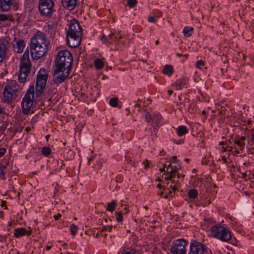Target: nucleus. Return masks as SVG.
<instances>
[{"label":"nucleus","mask_w":254,"mask_h":254,"mask_svg":"<svg viewBox=\"0 0 254 254\" xmlns=\"http://www.w3.org/2000/svg\"><path fill=\"white\" fill-rule=\"evenodd\" d=\"M48 77V71L44 68H41L38 72L35 89L33 85H31L21 102L22 112L24 115H27L29 113L31 108L33 104L35 94L36 97H39L43 93Z\"/></svg>","instance_id":"f257e3e1"},{"label":"nucleus","mask_w":254,"mask_h":254,"mask_svg":"<svg viewBox=\"0 0 254 254\" xmlns=\"http://www.w3.org/2000/svg\"><path fill=\"white\" fill-rule=\"evenodd\" d=\"M50 43L46 35L38 30L31 39L30 54L32 59L37 60L44 57L47 53Z\"/></svg>","instance_id":"f03ea898"},{"label":"nucleus","mask_w":254,"mask_h":254,"mask_svg":"<svg viewBox=\"0 0 254 254\" xmlns=\"http://www.w3.org/2000/svg\"><path fill=\"white\" fill-rule=\"evenodd\" d=\"M73 57L72 54L68 50H61L59 52L55 60L56 69L54 73L57 74L63 72L65 70L70 73L72 67Z\"/></svg>","instance_id":"7ed1b4c3"},{"label":"nucleus","mask_w":254,"mask_h":254,"mask_svg":"<svg viewBox=\"0 0 254 254\" xmlns=\"http://www.w3.org/2000/svg\"><path fill=\"white\" fill-rule=\"evenodd\" d=\"M82 28L78 22L73 19L70 21L66 32V39L67 45L71 48H76L81 42Z\"/></svg>","instance_id":"20e7f679"},{"label":"nucleus","mask_w":254,"mask_h":254,"mask_svg":"<svg viewBox=\"0 0 254 254\" xmlns=\"http://www.w3.org/2000/svg\"><path fill=\"white\" fill-rule=\"evenodd\" d=\"M31 69V63L29 58V51L27 49L22 55L19 64L18 81L25 83Z\"/></svg>","instance_id":"39448f33"},{"label":"nucleus","mask_w":254,"mask_h":254,"mask_svg":"<svg viewBox=\"0 0 254 254\" xmlns=\"http://www.w3.org/2000/svg\"><path fill=\"white\" fill-rule=\"evenodd\" d=\"M211 232L214 238L222 242L233 244L232 233L229 229L217 224L211 227Z\"/></svg>","instance_id":"423d86ee"},{"label":"nucleus","mask_w":254,"mask_h":254,"mask_svg":"<svg viewBox=\"0 0 254 254\" xmlns=\"http://www.w3.org/2000/svg\"><path fill=\"white\" fill-rule=\"evenodd\" d=\"M19 86L15 80L8 83L3 89L2 102L9 104L15 100L17 97V92Z\"/></svg>","instance_id":"0eeeda50"},{"label":"nucleus","mask_w":254,"mask_h":254,"mask_svg":"<svg viewBox=\"0 0 254 254\" xmlns=\"http://www.w3.org/2000/svg\"><path fill=\"white\" fill-rule=\"evenodd\" d=\"M55 5L53 0H39L38 8L40 15L51 18L55 11Z\"/></svg>","instance_id":"6e6552de"},{"label":"nucleus","mask_w":254,"mask_h":254,"mask_svg":"<svg viewBox=\"0 0 254 254\" xmlns=\"http://www.w3.org/2000/svg\"><path fill=\"white\" fill-rule=\"evenodd\" d=\"M123 37L118 33H115L112 31L103 32L101 40L106 44H112L113 43L119 44L122 43Z\"/></svg>","instance_id":"1a4fd4ad"},{"label":"nucleus","mask_w":254,"mask_h":254,"mask_svg":"<svg viewBox=\"0 0 254 254\" xmlns=\"http://www.w3.org/2000/svg\"><path fill=\"white\" fill-rule=\"evenodd\" d=\"M187 244L188 242L183 239L174 241L170 248L171 254H187Z\"/></svg>","instance_id":"9d476101"},{"label":"nucleus","mask_w":254,"mask_h":254,"mask_svg":"<svg viewBox=\"0 0 254 254\" xmlns=\"http://www.w3.org/2000/svg\"><path fill=\"white\" fill-rule=\"evenodd\" d=\"M205 252H207V247L204 244L196 240L191 241L188 254H204Z\"/></svg>","instance_id":"9b49d317"},{"label":"nucleus","mask_w":254,"mask_h":254,"mask_svg":"<svg viewBox=\"0 0 254 254\" xmlns=\"http://www.w3.org/2000/svg\"><path fill=\"white\" fill-rule=\"evenodd\" d=\"M181 169V166L178 162L171 161L169 165L167 167V173L166 174V179H171L175 177L177 171Z\"/></svg>","instance_id":"f8f14e48"},{"label":"nucleus","mask_w":254,"mask_h":254,"mask_svg":"<svg viewBox=\"0 0 254 254\" xmlns=\"http://www.w3.org/2000/svg\"><path fill=\"white\" fill-rule=\"evenodd\" d=\"M9 42L7 41H0V63L7 58V52L9 48Z\"/></svg>","instance_id":"ddd939ff"},{"label":"nucleus","mask_w":254,"mask_h":254,"mask_svg":"<svg viewBox=\"0 0 254 254\" xmlns=\"http://www.w3.org/2000/svg\"><path fill=\"white\" fill-rule=\"evenodd\" d=\"M78 0H61L63 6L69 10H73L77 5Z\"/></svg>","instance_id":"4468645a"},{"label":"nucleus","mask_w":254,"mask_h":254,"mask_svg":"<svg viewBox=\"0 0 254 254\" xmlns=\"http://www.w3.org/2000/svg\"><path fill=\"white\" fill-rule=\"evenodd\" d=\"M65 73L64 72H62V74H55L54 72V77L53 78V82L57 85H59L63 83L67 78L69 73H67V70H65Z\"/></svg>","instance_id":"2eb2a0df"},{"label":"nucleus","mask_w":254,"mask_h":254,"mask_svg":"<svg viewBox=\"0 0 254 254\" xmlns=\"http://www.w3.org/2000/svg\"><path fill=\"white\" fill-rule=\"evenodd\" d=\"M162 117L160 114H157L153 116V122L152 124L153 130L155 133H157V127H159L161 125V121L162 120Z\"/></svg>","instance_id":"dca6fc26"},{"label":"nucleus","mask_w":254,"mask_h":254,"mask_svg":"<svg viewBox=\"0 0 254 254\" xmlns=\"http://www.w3.org/2000/svg\"><path fill=\"white\" fill-rule=\"evenodd\" d=\"M188 84L187 80L185 78H181L177 80L173 84L176 90H181Z\"/></svg>","instance_id":"f3484780"},{"label":"nucleus","mask_w":254,"mask_h":254,"mask_svg":"<svg viewBox=\"0 0 254 254\" xmlns=\"http://www.w3.org/2000/svg\"><path fill=\"white\" fill-rule=\"evenodd\" d=\"M13 0H0V7L3 11H8Z\"/></svg>","instance_id":"a211bd4d"},{"label":"nucleus","mask_w":254,"mask_h":254,"mask_svg":"<svg viewBox=\"0 0 254 254\" xmlns=\"http://www.w3.org/2000/svg\"><path fill=\"white\" fill-rule=\"evenodd\" d=\"M175 177L172 178L171 179H166L165 180L171 181V184L170 186V188H172V191H175L178 190V189L180 188V182L179 180H175L174 179Z\"/></svg>","instance_id":"6ab92c4d"},{"label":"nucleus","mask_w":254,"mask_h":254,"mask_svg":"<svg viewBox=\"0 0 254 254\" xmlns=\"http://www.w3.org/2000/svg\"><path fill=\"white\" fill-rule=\"evenodd\" d=\"M16 52L17 53H21L23 51L24 48L25 46V43L23 39H18L16 42Z\"/></svg>","instance_id":"aec40b11"},{"label":"nucleus","mask_w":254,"mask_h":254,"mask_svg":"<svg viewBox=\"0 0 254 254\" xmlns=\"http://www.w3.org/2000/svg\"><path fill=\"white\" fill-rule=\"evenodd\" d=\"M121 254H140V253L135 248L130 247L124 249Z\"/></svg>","instance_id":"412c9836"},{"label":"nucleus","mask_w":254,"mask_h":254,"mask_svg":"<svg viewBox=\"0 0 254 254\" xmlns=\"http://www.w3.org/2000/svg\"><path fill=\"white\" fill-rule=\"evenodd\" d=\"M189 132V129L185 126H180L176 129V132L179 136H182Z\"/></svg>","instance_id":"4be33fe9"},{"label":"nucleus","mask_w":254,"mask_h":254,"mask_svg":"<svg viewBox=\"0 0 254 254\" xmlns=\"http://www.w3.org/2000/svg\"><path fill=\"white\" fill-rule=\"evenodd\" d=\"M174 71V70L173 66L170 64L165 65L162 70L164 74L169 76L173 74Z\"/></svg>","instance_id":"5701e85b"},{"label":"nucleus","mask_w":254,"mask_h":254,"mask_svg":"<svg viewBox=\"0 0 254 254\" xmlns=\"http://www.w3.org/2000/svg\"><path fill=\"white\" fill-rule=\"evenodd\" d=\"M26 228H19L15 229L14 231L13 235L15 238H19L20 237L24 236L25 235Z\"/></svg>","instance_id":"b1692460"},{"label":"nucleus","mask_w":254,"mask_h":254,"mask_svg":"<svg viewBox=\"0 0 254 254\" xmlns=\"http://www.w3.org/2000/svg\"><path fill=\"white\" fill-rule=\"evenodd\" d=\"M7 170L6 164L0 163V179L5 180V174Z\"/></svg>","instance_id":"393cba45"},{"label":"nucleus","mask_w":254,"mask_h":254,"mask_svg":"<svg viewBox=\"0 0 254 254\" xmlns=\"http://www.w3.org/2000/svg\"><path fill=\"white\" fill-rule=\"evenodd\" d=\"M117 206V202L115 200H113L111 202H109L107 204V210L111 212L115 211Z\"/></svg>","instance_id":"a878e982"},{"label":"nucleus","mask_w":254,"mask_h":254,"mask_svg":"<svg viewBox=\"0 0 254 254\" xmlns=\"http://www.w3.org/2000/svg\"><path fill=\"white\" fill-rule=\"evenodd\" d=\"M94 65L97 69H100L104 67V63L100 59H96L94 61Z\"/></svg>","instance_id":"bb28decb"},{"label":"nucleus","mask_w":254,"mask_h":254,"mask_svg":"<svg viewBox=\"0 0 254 254\" xmlns=\"http://www.w3.org/2000/svg\"><path fill=\"white\" fill-rule=\"evenodd\" d=\"M193 28L192 27L186 26L183 29V33L185 37H189L192 33Z\"/></svg>","instance_id":"cd10ccee"},{"label":"nucleus","mask_w":254,"mask_h":254,"mask_svg":"<svg viewBox=\"0 0 254 254\" xmlns=\"http://www.w3.org/2000/svg\"><path fill=\"white\" fill-rule=\"evenodd\" d=\"M188 195L190 199H194L197 197L198 192L196 190L191 189L188 191Z\"/></svg>","instance_id":"c85d7f7f"},{"label":"nucleus","mask_w":254,"mask_h":254,"mask_svg":"<svg viewBox=\"0 0 254 254\" xmlns=\"http://www.w3.org/2000/svg\"><path fill=\"white\" fill-rule=\"evenodd\" d=\"M52 151L49 147L44 146L42 148L41 153L45 157H49L51 154Z\"/></svg>","instance_id":"c756f323"},{"label":"nucleus","mask_w":254,"mask_h":254,"mask_svg":"<svg viewBox=\"0 0 254 254\" xmlns=\"http://www.w3.org/2000/svg\"><path fill=\"white\" fill-rule=\"evenodd\" d=\"M116 220L118 222L121 223L124 220L123 211H117L115 212Z\"/></svg>","instance_id":"7c9ffc66"},{"label":"nucleus","mask_w":254,"mask_h":254,"mask_svg":"<svg viewBox=\"0 0 254 254\" xmlns=\"http://www.w3.org/2000/svg\"><path fill=\"white\" fill-rule=\"evenodd\" d=\"M234 143L235 144H237L239 147L240 148V150H243L245 148V143L243 142L239 139H237L236 137L235 138Z\"/></svg>","instance_id":"2f4dec72"},{"label":"nucleus","mask_w":254,"mask_h":254,"mask_svg":"<svg viewBox=\"0 0 254 254\" xmlns=\"http://www.w3.org/2000/svg\"><path fill=\"white\" fill-rule=\"evenodd\" d=\"M119 99L118 97H113L110 99L109 104L113 107H117L118 106Z\"/></svg>","instance_id":"473e14b6"},{"label":"nucleus","mask_w":254,"mask_h":254,"mask_svg":"<svg viewBox=\"0 0 254 254\" xmlns=\"http://www.w3.org/2000/svg\"><path fill=\"white\" fill-rule=\"evenodd\" d=\"M78 228V227L77 225L74 224H72L70 227L71 234L72 235L75 236L77 233Z\"/></svg>","instance_id":"72a5a7b5"},{"label":"nucleus","mask_w":254,"mask_h":254,"mask_svg":"<svg viewBox=\"0 0 254 254\" xmlns=\"http://www.w3.org/2000/svg\"><path fill=\"white\" fill-rule=\"evenodd\" d=\"M137 3V0H127V5L130 8H133L135 7Z\"/></svg>","instance_id":"f704fd0d"},{"label":"nucleus","mask_w":254,"mask_h":254,"mask_svg":"<svg viewBox=\"0 0 254 254\" xmlns=\"http://www.w3.org/2000/svg\"><path fill=\"white\" fill-rule=\"evenodd\" d=\"M45 31L50 32L51 30L54 29V26L53 24H51L49 23H46L45 26L43 27Z\"/></svg>","instance_id":"c9c22d12"},{"label":"nucleus","mask_w":254,"mask_h":254,"mask_svg":"<svg viewBox=\"0 0 254 254\" xmlns=\"http://www.w3.org/2000/svg\"><path fill=\"white\" fill-rule=\"evenodd\" d=\"M204 65H205V63L202 60L197 61L196 63V67L199 69H201L202 67L204 66Z\"/></svg>","instance_id":"e433bc0d"},{"label":"nucleus","mask_w":254,"mask_h":254,"mask_svg":"<svg viewBox=\"0 0 254 254\" xmlns=\"http://www.w3.org/2000/svg\"><path fill=\"white\" fill-rule=\"evenodd\" d=\"M145 119L147 123H149L152 120H153V118L152 117V115L150 114V113L146 111Z\"/></svg>","instance_id":"4c0bfd02"},{"label":"nucleus","mask_w":254,"mask_h":254,"mask_svg":"<svg viewBox=\"0 0 254 254\" xmlns=\"http://www.w3.org/2000/svg\"><path fill=\"white\" fill-rule=\"evenodd\" d=\"M112 226H103L102 229L101 230V232H102L108 231L111 232L112 231Z\"/></svg>","instance_id":"58836bf2"},{"label":"nucleus","mask_w":254,"mask_h":254,"mask_svg":"<svg viewBox=\"0 0 254 254\" xmlns=\"http://www.w3.org/2000/svg\"><path fill=\"white\" fill-rule=\"evenodd\" d=\"M148 20L149 22L152 23H156L157 21V19L156 18V16L153 15H150L148 18Z\"/></svg>","instance_id":"ea45409f"},{"label":"nucleus","mask_w":254,"mask_h":254,"mask_svg":"<svg viewBox=\"0 0 254 254\" xmlns=\"http://www.w3.org/2000/svg\"><path fill=\"white\" fill-rule=\"evenodd\" d=\"M8 20V17L5 14H0V21H4Z\"/></svg>","instance_id":"a19ab883"},{"label":"nucleus","mask_w":254,"mask_h":254,"mask_svg":"<svg viewBox=\"0 0 254 254\" xmlns=\"http://www.w3.org/2000/svg\"><path fill=\"white\" fill-rule=\"evenodd\" d=\"M6 149L4 147L0 148V158L2 157L6 153Z\"/></svg>","instance_id":"79ce46f5"},{"label":"nucleus","mask_w":254,"mask_h":254,"mask_svg":"<svg viewBox=\"0 0 254 254\" xmlns=\"http://www.w3.org/2000/svg\"><path fill=\"white\" fill-rule=\"evenodd\" d=\"M153 14L156 16V17H160L162 15V12L158 10H155L153 11Z\"/></svg>","instance_id":"37998d69"},{"label":"nucleus","mask_w":254,"mask_h":254,"mask_svg":"<svg viewBox=\"0 0 254 254\" xmlns=\"http://www.w3.org/2000/svg\"><path fill=\"white\" fill-rule=\"evenodd\" d=\"M6 125L5 124H3L0 127V132L1 133H3L5 130L6 128Z\"/></svg>","instance_id":"c03bdc74"},{"label":"nucleus","mask_w":254,"mask_h":254,"mask_svg":"<svg viewBox=\"0 0 254 254\" xmlns=\"http://www.w3.org/2000/svg\"><path fill=\"white\" fill-rule=\"evenodd\" d=\"M125 160L127 163L128 164H130L132 162V160L131 159V157L128 155L125 156Z\"/></svg>","instance_id":"a18cd8bd"},{"label":"nucleus","mask_w":254,"mask_h":254,"mask_svg":"<svg viewBox=\"0 0 254 254\" xmlns=\"http://www.w3.org/2000/svg\"><path fill=\"white\" fill-rule=\"evenodd\" d=\"M234 149L235 150L234 151L236 153H240V152L238 150H237V147H235V148H233L232 146H229V148H228V150L229 151H231V152H232L233 151V149Z\"/></svg>","instance_id":"49530a36"},{"label":"nucleus","mask_w":254,"mask_h":254,"mask_svg":"<svg viewBox=\"0 0 254 254\" xmlns=\"http://www.w3.org/2000/svg\"><path fill=\"white\" fill-rule=\"evenodd\" d=\"M143 164L144 165V168L147 169L149 166V162L147 160H145L143 162Z\"/></svg>","instance_id":"de8ad7c7"},{"label":"nucleus","mask_w":254,"mask_h":254,"mask_svg":"<svg viewBox=\"0 0 254 254\" xmlns=\"http://www.w3.org/2000/svg\"><path fill=\"white\" fill-rule=\"evenodd\" d=\"M208 161L206 159V158H203L201 160V164L202 165H207Z\"/></svg>","instance_id":"09e8293b"},{"label":"nucleus","mask_w":254,"mask_h":254,"mask_svg":"<svg viewBox=\"0 0 254 254\" xmlns=\"http://www.w3.org/2000/svg\"><path fill=\"white\" fill-rule=\"evenodd\" d=\"M62 217V215L60 213H58L57 215H55L54 218L55 220H59Z\"/></svg>","instance_id":"8fccbe9b"},{"label":"nucleus","mask_w":254,"mask_h":254,"mask_svg":"<svg viewBox=\"0 0 254 254\" xmlns=\"http://www.w3.org/2000/svg\"><path fill=\"white\" fill-rule=\"evenodd\" d=\"M176 175H177V178H178V179H180V178H182L181 180H182V179H183V178H184V177H185V175H182V174H181L178 172V171H177V172Z\"/></svg>","instance_id":"3c124183"},{"label":"nucleus","mask_w":254,"mask_h":254,"mask_svg":"<svg viewBox=\"0 0 254 254\" xmlns=\"http://www.w3.org/2000/svg\"><path fill=\"white\" fill-rule=\"evenodd\" d=\"M145 130L146 131L148 130V131L151 133V135H152L153 133H154L155 135L156 134V133L155 134L154 132L153 128L152 129L151 127L149 128L148 129L146 128Z\"/></svg>","instance_id":"603ef678"},{"label":"nucleus","mask_w":254,"mask_h":254,"mask_svg":"<svg viewBox=\"0 0 254 254\" xmlns=\"http://www.w3.org/2000/svg\"><path fill=\"white\" fill-rule=\"evenodd\" d=\"M32 230L31 229H30V230H27L26 229V233H25V235H26L27 236H29L31 235L32 234Z\"/></svg>","instance_id":"864d4df0"},{"label":"nucleus","mask_w":254,"mask_h":254,"mask_svg":"<svg viewBox=\"0 0 254 254\" xmlns=\"http://www.w3.org/2000/svg\"><path fill=\"white\" fill-rule=\"evenodd\" d=\"M123 211V215H126V214H128V213L129 211L128 210V208L126 207L124 208V210Z\"/></svg>","instance_id":"5fc2aeb1"},{"label":"nucleus","mask_w":254,"mask_h":254,"mask_svg":"<svg viewBox=\"0 0 254 254\" xmlns=\"http://www.w3.org/2000/svg\"><path fill=\"white\" fill-rule=\"evenodd\" d=\"M251 141L252 142V143L251 144V145L254 144V133H253L251 134Z\"/></svg>","instance_id":"6e6d98bb"},{"label":"nucleus","mask_w":254,"mask_h":254,"mask_svg":"<svg viewBox=\"0 0 254 254\" xmlns=\"http://www.w3.org/2000/svg\"><path fill=\"white\" fill-rule=\"evenodd\" d=\"M229 146H228V145H227V146H226V147H225L223 146V147H222V152H225V151H226L228 150V148H229Z\"/></svg>","instance_id":"4d7b16f0"},{"label":"nucleus","mask_w":254,"mask_h":254,"mask_svg":"<svg viewBox=\"0 0 254 254\" xmlns=\"http://www.w3.org/2000/svg\"><path fill=\"white\" fill-rule=\"evenodd\" d=\"M166 167V164H164L163 165V167L162 168H160L159 169V171L160 172H165V168Z\"/></svg>","instance_id":"13d9d810"},{"label":"nucleus","mask_w":254,"mask_h":254,"mask_svg":"<svg viewBox=\"0 0 254 254\" xmlns=\"http://www.w3.org/2000/svg\"><path fill=\"white\" fill-rule=\"evenodd\" d=\"M205 221L206 222H208V223L214 222V220L213 219H210V218H209V219H208V218L205 219Z\"/></svg>","instance_id":"bf43d9fd"},{"label":"nucleus","mask_w":254,"mask_h":254,"mask_svg":"<svg viewBox=\"0 0 254 254\" xmlns=\"http://www.w3.org/2000/svg\"><path fill=\"white\" fill-rule=\"evenodd\" d=\"M157 187L158 188H159V189H162V188H163V190H166V189H165V188H164V187H163V186L161 185V184H160V183H159V184H158L157 185Z\"/></svg>","instance_id":"052dcab7"},{"label":"nucleus","mask_w":254,"mask_h":254,"mask_svg":"<svg viewBox=\"0 0 254 254\" xmlns=\"http://www.w3.org/2000/svg\"><path fill=\"white\" fill-rule=\"evenodd\" d=\"M137 164H138L137 162H135V161H132V162L130 163V164L134 167H135L137 166Z\"/></svg>","instance_id":"680f3d73"},{"label":"nucleus","mask_w":254,"mask_h":254,"mask_svg":"<svg viewBox=\"0 0 254 254\" xmlns=\"http://www.w3.org/2000/svg\"><path fill=\"white\" fill-rule=\"evenodd\" d=\"M239 140L243 142H245V141L246 140V137L245 136H241L239 139H238Z\"/></svg>","instance_id":"e2e57ef3"},{"label":"nucleus","mask_w":254,"mask_h":254,"mask_svg":"<svg viewBox=\"0 0 254 254\" xmlns=\"http://www.w3.org/2000/svg\"><path fill=\"white\" fill-rule=\"evenodd\" d=\"M36 0H25L26 2L28 4L32 3L34 2Z\"/></svg>","instance_id":"0e129e2a"},{"label":"nucleus","mask_w":254,"mask_h":254,"mask_svg":"<svg viewBox=\"0 0 254 254\" xmlns=\"http://www.w3.org/2000/svg\"><path fill=\"white\" fill-rule=\"evenodd\" d=\"M5 114L4 110H3V108H2L0 107V114Z\"/></svg>","instance_id":"69168bd1"},{"label":"nucleus","mask_w":254,"mask_h":254,"mask_svg":"<svg viewBox=\"0 0 254 254\" xmlns=\"http://www.w3.org/2000/svg\"><path fill=\"white\" fill-rule=\"evenodd\" d=\"M157 194L158 195H160L161 196H162L163 194H164V191H158Z\"/></svg>","instance_id":"338daca9"},{"label":"nucleus","mask_w":254,"mask_h":254,"mask_svg":"<svg viewBox=\"0 0 254 254\" xmlns=\"http://www.w3.org/2000/svg\"><path fill=\"white\" fill-rule=\"evenodd\" d=\"M245 122L246 123V124H244L245 125H248L251 124L252 121L250 120H249L247 121H245Z\"/></svg>","instance_id":"774afa93"}]
</instances>
